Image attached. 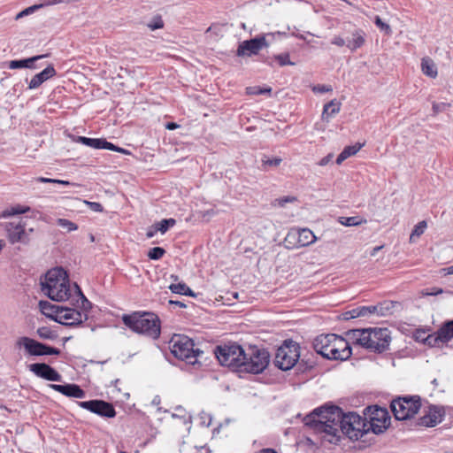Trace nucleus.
<instances>
[{
    "instance_id": "nucleus-1",
    "label": "nucleus",
    "mask_w": 453,
    "mask_h": 453,
    "mask_svg": "<svg viewBox=\"0 0 453 453\" xmlns=\"http://www.w3.org/2000/svg\"><path fill=\"white\" fill-rule=\"evenodd\" d=\"M303 423L316 433H324L325 439L333 444L341 441V434L352 441H357L352 411L345 413L335 404L326 403L314 409L304 417Z\"/></svg>"
},
{
    "instance_id": "nucleus-2",
    "label": "nucleus",
    "mask_w": 453,
    "mask_h": 453,
    "mask_svg": "<svg viewBox=\"0 0 453 453\" xmlns=\"http://www.w3.org/2000/svg\"><path fill=\"white\" fill-rule=\"evenodd\" d=\"M213 353L220 365L239 373H262L271 358L266 349L250 345L248 349H244L235 342L217 345Z\"/></svg>"
},
{
    "instance_id": "nucleus-3",
    "label": "nucleus",
    "mask_w": 453,
    "mask_h": 453,
    "mask_svg": "<svg viewBox=\"0 0 453 453\" xmlns=\"http://www.w3.org/2000/svg\"><path fill=\"white\" fill-rule=\"evenodd\" d=\"M123 324L135 334L157 340L161 335V320L159 317L150 311H134L123 314Z\"/></svg>"
},
{
    "instance_id": "nucleus-4",
    "label": "nucleus",
    "mask_w": 453,
    "mask_h": 453,
    "mask_svg": "<svg viewBox=\"0 0 453 453\" xmlns=\"http://www.w3.org/2000/svg\"><path fill=\"white\" fill-rule=\"evenodd\" d=\"M171 353L178 359L186 361L189 365H201L200 358L203 351L195 349V342L186 335L175 334L170 341Z\"/></svg>"
},
{
    "instance_id": "nucleus-5",
    "label": "nucleus",
    "mask_w": 453,
    "mask_h": 453,
    "mask_svg": "<svg viewBox=\"0 0 453 453\" xmlns=\"http://www.w3.org/2000/svg\"><path fill=\"white\" fill-rule=\"evenodd\" d=\"M300 349L299 343L292 339L284 340L276 350L274 365L281 371H289L300 358Z\"/></svg>"
},
{
    "instance_id": "nucleus-6",
    "label": "nucleus",
    "mask_w": 453,
    "mask_h": 453,
    "mask_svg": "<svg viewBox=\"0 0 453 453\" xmlns=\"http://www.w3.org/2000/svg\"><path fill=\"white\" fill-rule=\"evenodd\" d=\"M421 408L419 395H403L393 399L390 410L396 420L404 421L412 418Z\"/></svg>"
},
{
    "instance_id": "nucleus-7",
    "label": "nucleus",
    "mask_w": 453,
    "mask_h": 453,
    "mask_svg": "<svg viewBox=\"0 0 453 453\" xmlns=\"http://www.w3.org/2000/svg\"><path fill=\"white\" fill-rule=\"evenodd\" d=\"M364 342V348L376 353L388 349L391 341L390 331L388 328L368 327Z\"/></svg>"
},
{
    "instance_id": "nucleus-8",
    "label": "nucleus",
    "mask_w": 453,
    "mask_h": 453,
    "mask_svg": "<svg viewBox=\"0 0 453 453\" xmlns=\"http://www.w3.org/2000/svg\"><path fill=\"white\" fill-rule=\"evenodd\" d=\"M15 345L17 348H23L25 354L30 357L59 356L61 354L59 349L28 336L19 337Z\"/></svg>"
},
{
    "instance_id": "nucleus-9",
    "label": "nucleus",
    "mask_w": 453,
    "mask_h": 453,
    "mask_svg": "<svg viewBox=\"0 0 453 453\" xmlns=\"http://www.w3.org/2000/svg\"><path fill=\"white\" fill-rule=\"evenodd\" d=\"M364 415L368 416L369 429L374 434H383L390 426L391 417L388 411L378 405H370L364 410Z\"/></svg>"
},
{
    "instance_id": "nucleus-10",
    "label": "nucleus",
    "mask_w": 453,
    "mask_h": 453,
    "mask_svg": "<svg viewBox=\"0 0 453 453\" xmlns=\"http://www.w3.org/2000/svg\"><path fill=\"white\" fill-rule=\"evenodd\" d=\"M268 46L269 42L266 40V35H258L253 38L244 40L240 42L235 55L237 57L250 58L257 55L262 49L267 48Z\"/></svg>"
},
{
    "instance_id": "nucleus-11",
    "label": "nucleus",
    "mask_w": 453,
    "mask_h": 453,
    "mask_svg": "<svg viewBox=\"0 0 453 453\" xmlns=\"http://www.w3.org/2000/svg\"><path fill=\"white\" fill-rule=\"evenodd\" d=\"M77 404L81 408L96 414L102 418H114L117 414L113 404L102 399L77 402Z\"/></svg>"
},
{
    "instance_id": "nucleus-12",
    "label": "nucleus",
    "mask_w": 453,
    "mask_h": 453,
    "mask_svg": "<svg viewBox=\"0 0 453 453\" xmlns=\"http://www.w3.org/2000/svg\"><path fill=\"white\" fill-rule=\"evenodd\" d=\"M331 346L329 349L332 360L345 361L350 358L352 355V348L347 340L335 334H331Z\"/></svg>"
},
{
    "instance_id": "nucleus-13",
    "label": "nucleus",
    "mask_w": 453,
    "mask_h": 453,
    "mask_svg": "<svg viewBox=\"0 0 453 453\" xmlns=\"http://www.w3.org/2000/svg\"><path fill=\"white\" fill-rule=\"evenodd\" d=\"M58 321L56 322L58 324L67 327H76L81 326L83 322L87 321L88 319V315H83L78 309L63 305L61 313H58Z\"/></svg>"
},
{
    "instance_id": "nucleus-14",
    "label": "nucleus",
    "mask_w": 453,
    "mask_h": 453,
    "mask_svg": "<svg viewBox=\"0 0 453 453\" xmlns=\"http://www.w3.org/2000/svg\"><path fill=\"white\" fill-rule=\"evenodd\" d=\"M26 224L21 220L19 222H9L5 225L8 241L12 243L20 242L28 244L30 242L29 234L25 229Z\"/></svg>"
},
{
    "instance_id": "nucleus-15",
    "label": "nucleus",
    "mask_w": 453,
    "mask_h": 453,
    "mask_svg": "<svg viewBox=\"0 0 453 453\" xmlns=\"http://www.w3.org/2000/svg\"><path fill=\"white\" fill-rule=\"evenodd\" d=\"M445 414L443 406L430 404L427 412L418 418L417 424L420 426L434 427L442 422Z\"/></svg>"
},
{
    "instance_id": "nucleus-16",
    "label": "nucleus",
    "mask_w": 453,
    "mask_h": 453,
    "mask_svg": "<svg viewBox=\"0 0 453 453\" xmlns=\"http://www.w3.org/2000/svg\"><path fill=\"white\" fill-rule=\"evenodd\" d=\"M28 370L36 377L49 381H62V375L51 365L46 363H33L28 365Z\"/></svg>"
},
{
    "instance_id": "nucleus-17",
    "label": "nucleus",
    "mask_w": 453,
    "mask_h": 453,
    "mask_svg": "<svg viewBox=\"0 0 453 453\" xmlns=\"http://www.w3.org/2000/svg\"><path fill=\"white\" fill-rule=\"evenodd\" d=\"M68 278L66 272L63 268H53L48 271L44 275V280L41 281L42 291H49L50 287L60 286L59 283Z\"/></svg>"
},
{
    "instance_id": "nucleus-18",
    "label": "nucleus",
    "mask_w": 453,
    "mask_h": 453,
    "mask_svg": "<svg viewBox=\"0 0 453 453\" xmlns=\"http://www.w3.org/2000/svg\"><path fill=\"white\" fill-rule=\"evenodd\" d=\"M49 387L67 397L82 399L86 396L85 390L75 383L50 384Z\"/></svg>"
},
{
    "instance_id": "nucleus-19",
    "label": "nucleus",
    "mask_w": 453,
    "mask_h": 453,
    "mask_svg": "<svg viewBox=\"0 0 453 453\" xmlns=\"http://www.w3.org/2000/svg\"><path fill=\"white\" fill-rule=\"evenodd\" d=\"M59 287H50V289L44 294L52 301L63 302L72 297L68 278L59 283Z\"/></svg>"
},
{
    "instance_id": "nucleus-20",
    "label": "nucleus",
    "mask_w": 453,
    "mask_h": 453,
    "mask_svg": "<svg viewBox=\"0 0 453 453\" xmlns=\"http://www.w3.org/2000/svg\"><path fill=\"white\" fill-rule=\"evenodd\" d=\"M331 334H322L316 336L312 342V347L317 354H319L322 357L332 360V357L330 355L329 349L331 346Z\"/></svg>"
},
{
    "instance_id": "nucleus-21",
    "label": "nucleus",
    "mask_w": 453,
    "mask_h": 453,
    "mask_svg": "<svg viewBox=\"0 0 453 453\" xmlns=\"http://www.w3.org/2000/svg\"><path fill=\"white\" fill-rule=\"evenodd\" d=\"M351 37L345 36L346 47L351 51L355 52L357 50L363 47L365 43V33L361 28L355 27L350 32Z\"/></svg>"
},
{
    "instance_id": "nucleus-22",
    "label": "nucleus",
    "mask_w": 453,
    "mask_h": 453,
    "mask_svg": "<svg viewBox=\"0 0 453 453\" xmlns=\"http://www.w3.org/2000/svg\"><path fill=\"white\" fill-rule=\"evenodd\" d=\"M57 75V71L53 65H49L46 68H44L42 72L34 75L31 81L28 83L29 89L38 88L43 82L48 81L49 79Z\"/></svg>"
},
{
    "instance_id": "nucleus-23",
    "label": "nucleus",
    "mask_w": 453,
    "mask_h": 453,
    "mask_svg": "<svg viewBox=\"0 0 453 453\" xmlns=\"http://www.w3.org/2000/svg\"><path fill=\"white\" fill-rule=\"evenodd\" d=\"M48 56H49V54H42V55L33 56V57L27 58L11 60L7 63V65L10 69H20V68L36 69L37 66L35 65V62L40 59L45 58Z\"/></svg>"
},
{
    "instance_id": "nucleus-24",
    "label": "nucleus",
    "mask_w": 453,
    "mask_h": 453,
    "mask_svg": "<svg viewBox=\"0 0 453 453\" xmlns=\"http://www.w3.org/2000/svg\"><path fill=\"white\" fill-rule=\"evenodd\" d=\"M352 418H353V425L355 426V433L357 434V441L361 440L363 442H365L366 441L363 439L365 435H367L370 432H372V429H369L368 420L366 418H362L360 415H358L356 412L352 411Z\"/></svg>"
},
{
    "instance_id": "nucleus-25",
    "label": "nucleus",
    "mask_w": 453,
    "mask_h": 453,
    "mask_svg": "<svg viewBox=\"0 0 453 453\" xmlns=\"http://www.w3.org/2000/svg\"><path fill=\"white\" fill-rule=\"evenodd\" d=\"M39 309L41 312L47 318L50 319L53 321H58V313H61V310H63V305H56L49 301L41 300L38 303Z\"/></svg>"
},
{
    "instance_id": "nucleus-26",
    "label": "nucleus",
    "mask_w": 453,
    "mask_h": 453,
    "mask_svg": "<svg viewBox=\"0 0 453 453\" xmlns=\"http://www.w3.org/2000/svg\"><path fill=\"white\" fill-rule=\"evenodd\" d=\"M75 288V303L73 301L72 304L79 307V311L82 312V314H88L89 311L92 309V303L85 296L81 288L77 283H74Z\"/></svg>"
},
{
    "instance_id": "nucleus-27",
    "label": "nucleus",
    "mask_w": 453,
    "mask_h": 453,
    "mask_svg": "<svg viewBox=\"0 0 453 453\" xmlns=\"http://www.w3.org/2000/svg\"><path fill=\"white\" fill-rule=\"evenodd\" d=\"M73 141L96 150H106L108 143L105 138H89L86 136H76Z\"/></svg>"
},
{
    "instance_id": "nucleus-28",
    "label": "nucleus",
    "mask_w": 453,
    "mask_h": 453,
    "mask_svg": "<svg viewBox=\"0 0 453 453\" xmlns=\"http://www.w3.org/2000/svg\"><path fill=\"white\" fill-rule=\"evenodd\" d=\"M365 328L362 329H349L345 333V335L352 341L353 344L359 345L364 348V342L366 331Z\"/></svg>"
},
{
    "instance_id": "nucleus-29",
    "label": "nucleus",
    "mask_w": 453,
    "mask_h": 453,
    "mask_svg": "<svg viewBox=\"0 0 453 453\" xmlns=\"http://www.w3.org/2000/svg\"><path fill=\"white\" fill-rule=\"evenodd\" d=\"M398 303L386 300L375 305L377 307L376 314L380 317L391 315L394 312V308Z\"/></svg>"
},
{
    "instance_id": "nucleus-30",
    "label": "nucleus",
    "mask_w": 453,
    "mask_h": 453,
    "mask_svg": "<svg viewBox=\"0 0 453 453\" xmlns=\"http://www.w3.org/2000/svg\"><path fill=\"white\" fill-rule=\"evenodd\" d=\"M297 234V244L301 247L313 243L316 239L314 234L307 228L298 230Z\"/></svg>"
},
{
    "instance_id": "nucleus-31",
    "label": "nucleus",
    "mask_w": 453,
    "mask_h": 453,
    "mask_svg": "<svg viewBox=\"0 0 453 453\" xmlns=\"http://www.w3.org/2000/svg\"><path fill=\"white\" fill-rule=\"evenodd\" d=\"M341 110V103L337 102L335 99L331 100L327 104L324 105L323 112H322V118L323 119H326L328 121V119L334 114L338 113Z\"/></svg>"
},
{
    "instance_id": "nucleus-32",
    "label": "nucleus",
    "mask_w": 453,
    "mask_h": 453,
    "mask_svg": "<svg viewBox=\"0 0 453 453\" xmlns=\"http://www.w3.org/2000/svg\"><path fill=\"white\" fill-rule=\"evenodd\" d=\"M315 365L316 362L312 358L303 356V357H300L297 364L295 366H296V373H304L312 370Z\"/></svg>"
},
{
    "instance_id": "nucleus-33",
    "label": "nucleus",
    "mask_w": 453,
    "mask_h": 453,
    "mask_svg": "<svg viewBox=\"0 0 453 453\" xmlns=\"http://www.w3.org/2000/svg\"><path fill=\"white\" fill-rule=\"evenodd\" d=\"M442 343L449 342L453 338V319L445 321L438 329Z\"/></svg>"
},
{
    "instance_id": "nucleus-34",
    "label": "nucleus",
    "mask_w": 453,
    "mask_h": 453,
    "mask_svg": "<svg viewBox=\"0 0 453 453\" xmlns=\"http://www.w3.org/2000/svg\"><path fill=\"white\" fill-rule=\"evenodd\" d=\"M421 70L428 77L435 78L437 76V68L434 61L429 58H423L421 59Z\"/></svg>"
},
{
    "instance_id": "nucleus-35",
    "label": "nucleus",
    "mask_w": 453,
    "mask_h": 453,
    "mask_svg": "<svg viewBox=\"0 0 453 453\" xmlns=\"http://www.w3.org/2000/svg\"><path fill=\"white\" fill-rule=\"evenodd\" d=\"M30 210L31 209L29 206L17 204L15 206L4 210L0 214V218H9L14 215L24 214L26 212L30 211Z\"/></svg>"
},
{
    "instance_id": "nucleus-36",
    "label": "nucleus",
    "mask_w": 453,
    "mask_h": 453,
    "mask_svg": "<svg viewBox=\"0 0 453 453\" xmlns=\"http://www.w3.org/2000/svg\"><path fill=\"white\" fill-rule=\"evenodd\" d=\"M338 221L345 226H356L366 223V219L359 216L340 217Z\"/></svg>"
},
{
    "instance_id": "nucleus-37",
    "label": "nucleus",
    "mask_w": 453,
    "mask_h": 453,
    "mask_svg": "<svg viewBox=\"0 0 453 453\" xmlns=\"http://www.w3.org/2000/svg\"><path fill=\"white\" fill-rule=\"evenodd\" d=\"M37 335L42 340H56L58 338V334L51 330L49 326H42L39 327L36 331Z\"/></svg>"
},
{
    "instance_id": "nucleus-38",
    "label": "nucleus",
    "mask_w": 453,
    "mask_h": 453,
    "mask_svg": "<svg viewBox=\"0 0 453 453\" xmlns=\"http://www.w3.org/2000/svg\"><path fill=\"white\" fill-rule=\"evenodd\" d=\"M281 161L282 159L279 157L269 158L266 156H264L262 158V170L267 171L272 167H277L280 165Z\"/></svg>"
},
{
    "instance_id": "nucleus-39",
    "label": "nucleus",
    "mask_w": 453,
    "mask_h": 453,
    "mask_svg": "<svg viewBox=\"0 0 453 453\" xmlns=\"http://www.w3.org/2000/svg\"><path fill=\"white\" fill-rule=\"evenodd\" d=\"M158 231L161 234L166 233L170 227H173L176 224V220L173 218L164 219L161 221L155 223Z\"/></svg>"
},
{
    "instance_id": "nucleus-40",
    "label": "nucleus",
    "mask_w": 453,
    "mask_h": 453,
    "mask_svg": "<svg viewBox=\"0 0 453 453\" xmlns=\"http://www.w3.org/2000/svg\"><path fill=\"white\" fill-rule=\"evenodd\" d=\"M272 91H273V89L271 87L260 88L258 86H254V87H248L246 88V93L248 95H268V96H271Z\"/></svg>"
},
{
    "instance_id": "nucleus-41",
    "label": "nucleus",
    "mask_w": 453,
    "mask_h": 453,
    "mask_svg": "<svg viewBox=\"0 0 453 453\" xmlns=\"http://www.w3.org/2000/svg\"><path fill=\"white\" fill-rule=\"evenodd\" d=\"M439 342H442V338L438 331L434 334L426 335L424 339V344L429 347H435Z\"/></svg>"
},
{
    "instance_id": "nucleus-42",
    "label": "nucleus",
    "mask_w": 453,
    "mask_h": 453,
    "mask_svg": "<svg viewBox=\"0 0 453 453\" xmlns=\"http://www.w3.org/2000/svg\"><path fill=\"white\" fill-rule=\"evenodd\" d=\"M57 224L58 226L66 229L67 232H72L78 229V225L76 223L66 219H58Z\"/></svg>"
},
{
    "instance_id": "nucleus-43",
    "label": "nucleus",
    "mask_w": 453,
    "mask_h": 453,
    "mask_svg": "<svg viewBox=\"0 0 453 453\" xmlns=\"http://www.w3.org/2000/svg\"><path fill=\"white\" fill-rule=\"evenodd\" d=\"M165 254V250L162 247H153L151 248L147 256L151 260H158L163 257Z\"/></svg>"
},
{
    "instance_id": "nucleus-44",
    "label": "nucleus",
    "mask_w": 453,
    "mask_h": 453,
    "mask_svg": "<svg viewBox=\"0 0 453 453\" xmlns=\"http://www.w3.org/2000/svg\"><path fill=\"white\" fill-rule=\"evenodd\" d=\"M296 201H297V198L296 196H287L279 197V198L274 199L272 202V205L284 207L287 203H294Z\"/></svg>"
},
{
    "instance_id": "nucleus-45",
    "label": "nucleus",
    "mask_w": 453,
    "mask_h": 453,
    "mask_svg": "<svg viewBox=\"0 0 453 453\" xmlns=\"http://www.w3.org/2000/svg\"><path fill=\"white\" fill-rule=\"evenodd\" d=\"M273 58L278 61V63L280 66L295 65L294 62L290 61L289 54L287 52L282 53V54L274 55Z\"/></svg>"
},
{
    "instance_id": "nucleus-46",
    "label": "nucleus",
    "mask_w": 453,
    "mask_h": 453,
    "mask_svg": "<svg viewBox=\"0 0 453 453\" xmlns=\"http://www.w3.org/2000/svg\"><path fill=\"white\" fill-rule=\"evenodd\" d=\"M374 24L377 26L378 28L380 29V31L384 32L386 35H390L392 33L390 26L388 23L384 22L380 16H375Z\"/></svg>"
},
{
    "instance_id": "nucleus-47",
    "label": "nucleus",
    "mask_w": 453,
    "mask_h": 453,
    "mask_svg": "<svg viewBox=\"0 0 453 453\" xmlns=\"http://www.w3.org/2000/svg\"><path fill=\"white\" fill-rule=\"evenodd\" d=\"M364 146V143H356L354 145H349V146H346L342 151L346 154V156L348 157L357 154L360 150L361 148Z\"/></svg>"
},
{
    "instance_id": "nucleus-48",
    "label": "nucleus",
    "mask_w": 453,
    "mask_h": 453,
    "mask_svg": "<svg viewBox=\"0 0 453 453\" xmlns=\"http://www.w3.org/2000/svg\"><path fill=\"white\" fill-rule=\"evenodd\" d=\"M426 228V222L425 220L418 222L414 226V229L412 230V232L411 234V240L415 236L419 237L421 234H423Z\"/></svg>"
},
{
    "instance_id": "nucleus-49",
    "label": "nucleus",
    "mask_w": 453,
    "mask_h": 453,
    "mask_svg": "<svg viewBox=\"0 0 453 453\" xmlns=\"http://www.w3.org/2000/svg\"><path fill=\"white\" fill-rule=\"evenodd\" d=\"M357 310H358L360 317H366L371 314H376L377 307H375V305L358 306Z\"/></svg>"
},
{
    "instance_id": "nucleus-50",
    "label": "nucleus",
    "mask_w": 453,
    "mask_h": 453,
    "mask_svg": "<svg viewBox=\"0 0 453 453\" xmlns=\"http://www.w3.org/2000/svg\"><path fill=\"white\" fill-rule=\"evenodd\" d=\"M148 27L153 31L162 28L164 27V21L161 16H154L151 22L148 24Z\"/></svg>"
},
{
    "instance_id": "nucleus-51",
    "label": "nucleus",
    "mask_w": 453,
    "mask_h": 453,
    "mask_svg": "<svg viewBox=\"0 0 453 453\" xmlns=\"http://www.w3.org/2000/svg\"><path fill=\"white\" fill-rule=\"evenodd\" d=\"M43 5L44 4H34L32 6H29L27 8L24 9L23 11H21L20 12H19L17 14V16H16V19H18L22 18V17H24L26 15H29V14L33 13L35 11L42 8Z\"/></svg>"
},
{
    "instance_id": "nucleus-52",
    "label": "nucleus",
    "mask_w": 453,
    "mask_h": 453,
    "mask_svg": "<svg viewBox=\"0 0 453 453\" xmlns=\"http://www.w3.org/2000/svg\"><path fill=\"white\" fill-rule=\"evenodd\" d=\"M200 425L205 427H209L211 425L212 417L211 414L202 411L199 415Z\"/></svg>"
},
{
    "instance_id": "nucleus-53",
    "label": "nucleus",
    "mask_w": 453,
    "mask_h": 453,
    "mask_svg": "<svg viewBox=\"0 0 453 453\" xmlns=\"http://www.w3.org/2000/svg\"><path fill=\"white\" fill-rule=\"evenodd\" d=\"M187 287V284L184 283V282H180V283H177V284H171L169 286V289L173 293V294H179V295H182L183 292L185 291V288Z\"/></svg>"
},
{
    "instance_id": "nucleus-54",
    "label": "nucleus",
    "mask_w": 453,
    "mask_h": 453,
    "mask_svg": "<svg viewBox=\"0 0 453 453\" xmlns=\"http://www.w3.org/2000/svg\"><path fill=\"white\" fill-rule=\"evenodd\" d=\"M359 317H360V315H359L357 307L354 308L352 310L347 311L342 314V319L343 320H349L351 319H356V318H359Z\"/></svg>"
},
{
    "instance_id": "nucleus-55",
    "label": "nucleus",
    "mask_w": 453,
    "mask_h": 453,
    "mask_svg": "<svg viewBox=\"0 0 453 453\" xmlns=\"http://www.w3.org/2000/svg\"><path fill=\"white\" fill-rule=\"evenodd\" d=\"M449 106H450V104H446V103H434L433 104L434 115H437L438 113L444 111Z\"/></svg>"
},
{
    "instance_id": "nucleus-56",
    "label": "nucleus",
    "mask_w": 453,
    "mask_h": 453,
    "mask_svg": "<svg viewBox=\"0 0 453 453\" xmlns=\"http://www.w3.org/2000/svg\"><path fill=\"white\" fill-rule=\"evenodd\" d=\"M106 150L116 151V152H119V153L125 154V155H129L130 154L129 150H126L124 148L119 147V146H117V145H115L112 142H108V143H107Z\"/></svg>"
},
{
    "instance_id": "nucleus-57",
    "label": "nucleus",
    "mask_w": 453,
    "mask_h": 453,
    "mask_svg": "<svg viewBox=\"0 0 453 453\" xmlns=\"http://www.w3.org/2000/svg\"><path fill=\"white\" fill-rule=\"evenodd\" d=\"M425 334H426V330L416 329L415 332L413 333V338L415 341L424 343V339L426 338Z\"/></svg>"
},
{
    "instance_id": "nucleus-58",
    "label": "nucleus",
    "mask_w": 453,
    "mask_h": 453,
    "mask_svg": "<svg viewBox=\"0 0 453 453\" xmlns=\"http://www.w3.org/2000/svg\"><path fill=\"white\" fill-rule=\"evenodd\" d=\"M331 43L339 47L346 46V39L342 36H334L331 41Z\"/></svg>"
},
{
    "instance_id": "nucleus-59",
    "label": "nucleus",
    "mask_w": 453,
    "mask_h": 453,
    "mask_svg": "<svg viewBox=\"0 0 453 453\" xmlns=\"http://www.w3.org/2000/svg\"><path fill=\"white\" fill-rule=\"evenodd\" d=\"M88 207L97 212H102L104 211V207L100 203L97 202H87Z\"/></svg>"
},
{
    "instance_id": "nucleus-60",
    "label": "nucleus",
    "mask_w": 453,
    "mask_h": 453,
    "mask_svg": "<svg viewBox=\"0 0 453 453\" xmlns=\"http://www.w3.org/2000/svg\"><path fill=\"white\" fill-rule=\"evenodd\" d=\"M443 292V289L441 288H432L430 289V291L426 290V292L423 293V295L425 296H437L439 294H441Z\"/></svg>"
},
{
    "instance_id": "nucleus-61",
    "label": "nucleus",
    "mask_w": 453,
    "mask_h": 453,
    "mask_svg": "<svg viewBox=\"0 0 453 453\" xmlns=\"http://www.w3.org/2000/svg\"><path fill=\"white\" fill-rule=\"evenodd\" d=\"M158 231L156 224L154 223L152 226H150L146 233V236L148 238H152Z\"/></svg>"
},
{
    "instance_id": "nucleus-62",
    "label": "nucleus",
    "mask_w": 453,
    "mask_h": 453,
    "mask_svg": "<svg viewBox=\"0 0 453 453\" xmlns=\"http://www.w3.org/2000/svg\"><path fill=\"white\" fill-rule=\"evenodd\" d=\"M314 91H319L320 93H326V92H329V91H332V88L330 86H327V85H319L318 87H315L313 88Z\"/></svg>"
},
{
    "instance_id": "nucleus-63",
    "label": "nucleus",
    "mask_w": 453,
    "mask_h": 453,
    "mask_svg": "<svg viewBox=\"0 0 453 453\" xmlns=\"http://www.w3.org/2000/svg\"><path fill=\"white\" fill-rule=\"evenodd\" d=\"M35 181L41 182V183H52L55 184L57 181V179H50V178H45V177H37L35 179Z\"/></svg>"
},
{
    "instance_id": "nucleus-64",
    "label": "nucleus",
    "mask_w": 453,
    "mask_h": 453,
    "mask_svg": "<svg viewBox=\"0 0 453 453\" xmlns=\"http://www.w3.org/2000/svg\"><path fill=\"white\" fill-rule=\"evenodd\" d=\"M348 158V157L346 156V154L342 151L336 157V161L335 163L337 165H341L344 160H346Z\"/></svg>"
}]
</instances>
